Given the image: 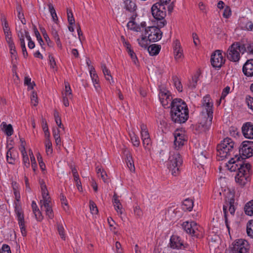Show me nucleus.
Returning a JSON list of instances; mask_svg holds the SVG:
<instances>
[{
	"label": "nucleus",
	"instance_id": "nucleus-45",
	"mask_svg": "<svg viewBox=\"0 0 253 253\" xmlns=\"http://www.w3.org/2000/svg\"><path fill=\"white\" fill-rule=\"evenodd\" d=\"M227 206H223V212H224L225 223L227 228L228 229V232L230 234V227H229V225L228 224V218H227Z\"/></svg>",
	"mask_w": 253,
	"mask_h": 253
},
{
	"label": "nucleus",
	"instance_id": "nucleus-39",
	"mask_svg": "<svg viewBox=\"0 0 253 253\" xmlns=\"http://www.w3.org/2000/svg\"><path fill=\"white\" fill-rule=\"evenodd\" d=\"M127 27L128 29L136 31L139 32L140 31L141 28L137 26L134 21H130L127 24Z\"/></svg>",
	"mask_w": 253,
	"mask_h": 253
},
{
	"label": "nucleus",
	"instance_id": "nucleus-57",
	"mask_svg": "<svg viewBox=\"0 0 253 253\" xmlns=\"http://www.w3.org/2000/svg\"><path fill=\"white\" fill-rule=\"evenodd\" d=\"M230 88L229 86H227L226 87H225L222 92L221 97H220V100L223 99L225 98L226 96L229 93L230 91Z\"/></svg>",
	"mask_w": 253,
	"mask_h": 253
},
{
	"label": "nucleus",
	"instance_id": "nucleus-3",
	"mask_svg": "<svg viewBox=\"0 0 253 253\" xmlns=\"http://www.w3.org/2000/svg\"><path fill=\"white\" fill-rule=\"evenodd\" d=\"M202 111L201 117L202 120L198 125L201 131H208L212 124L213 119V103L209 95H207L202 100Z\"/></svg>",
	"mask_w": 253,
	"mask_h": 253
},
{
	"label": "nucleus",
	"instance_id": "nucleus-10",
	"mask_svg": "<svg viewBox=\"0 0 253 253\" xmlns=\"http://www.w3.org/2000/svg\"><path fill=\"white\" fill-rule=\"evenodd\" d=\"M241 53V46L239 42H235L228 48L227 51V58L233 62H237L239 60Z\"/></svg>",
	"mask_w": 253,
	"mask_h": 253
},
{
	"label": "nucleus",
	"instance_id": "nucleus-55",
	"mask_svg": "<svg viewBox=\"0 0 253 253\" xmlns=\"http://www.w3.org/2000/svg\"><path fill=\"white\" fill-rule=\"evenodd\" d=\"M127 52L130 56L131 58L132 59L134 63L136 64V61H137V58L133 50L131 48H129L127 50Z\"/></svg>",
	"mask_w": 253,
	"mask_h": 253
},
{
	"label": "nucleus",
	"instance_id": "nucleus-63",
	"mask_svg": "<svg viewBox=\"0 0 253 253\" xmlns=\"http://www.w3.org/2000/svg\"><path fill=\"white\" fill-rule=\"evenodd\" d=\"M43 130L44 131L45 136L48 138L49 137V132L48 131V126L46 123H45L44 125L43 126Z\"/></svg>",
	"mask_w": 253,
	"mask_h": 253
},
{
	"label": "nucleus",
	"instance_id": "nucleus-56",
	"mask_svg": "<svg viewBox=\"0 0 253 253\" xmlns=\"http://www.w3.org/2000/svg\"><path fill=\"white\" fill-rule=\"evenodd\" d=\"M246 100L248 107L253 111V97L247 96Z\"/></svg>",
	"mask_w": 253,
	"mask_h": 253
},
{
	"label": "nucleus",
	"instance_id": "nucleus-15",
	"mask_svg": "<svg viewBox=\"0 0 253 253\" xmlns=\"http://www.w3.org/2000/svg\"><path fill=\"white\" fill-rule=\"evenodd\" d=\"M241 46V53L244 54L247 52L253 55V42L243 40L239 42Z\"/></svg>",
	"mask_w": 253,
	"mask_h": 253
},
{
	"label": "nucleus",
	"instance_id": "nucleus-14",
	"mask_svg": "<svg viewBox=\"0 0 253 253\" xmlns=\"http://www.w3.org/2000/svg\"><path fill=\"white\" fill-rule=\"evenodd\" d=\"M234 154V148H220L217 146V156L218 161H222Z\"/></svg>",
	"mask_w": 253,
	"mask_h": 253
},
{
	"label": "nucleus",
	"instance_id": "nucleus-43",
	"mask_svg": "<svg viewBox=\"0 0 253 253\" xmlns=\"http://www.w3.org/2000/svg\"><path fill=\"white\" fill-rule=\"evenodd\" d=\"M57 230L61 238L65 240V236L64 235V228L63 224L57 223Z\"/></svg>",
	"mask_w": 253,
	"mask_h": 253
},
{
	"label": "nucleus",
	"instance_id": "nucleus-54",
	"mask_svg": "<svg viewBox=\"0 0 253 253\" xmlns=\"http://www.w3.org/2000/svg\"><path fill=\"white\" fill-rule=\"evenodd\" d=\"M48 58L50 67L52 69H55V70H57L56 64L53 56L52 55L49 54L48 56Z\"/></svg>",
	"mask_w": 253,
	"mask_h": 253
},
{
	"label": "nucleus",
	"instance_id": "nucleus-50",
	"mask_svg": "<svg viewBox=\"0 0 253 253\" xmlns=\"http://www.w3.org/2000/svg\"><path fill=\"white\" fill-rule=\"evenodd\" d=\"M101 69L102 70L104 76H109L111 78V80H113L112 77L111 75L110 71L107 68L105 64H101ZM112 82L113 83L114 81H112Z\"/></svg>",
	"mask_w": 253,
	"mask_h": 253
},
{
	"label": "nucleus",
	"instance_id": "nucleus-4",
	"mask_svg": "<svg viewBox=\"0 0 253 253\" xmlns=\"http://www.w3.org/2000/svg\"><path fill=\"white\" fill-rule=\"evenodd\" d=\"M182 164V159L179 153L176 150L170 151L167 165L173 175L176 176L178 174Z\"/></svg>",
	"mask_w": 253,
	"mask_h": 253
},
{
	"label": "nucleus",
	"instance_id": "nucleus-12",
	"mask_svg": "<svg viewBox=\"0 0 253 253\" xmlns=\"http://www.w3.org/2000/svg\"><path fill=\"white\" fill-rule=\"evenodd\" d=\"M15 212L16 214L18 224L20 228L21 232L23 236H26L27 231L25 226L24 216L23 211L19 206H15Z\"/></svg>",
	"mask_w": 253,
	"mask_h": 253
},
{
	"label": "nucleus",
	"instance_id": "nucleus-61",
	"mask_svg": "<svg viewBox=\"0 0 253 253\" xmlns=\"http://www.w3.org/2000/svg\"><path fill=\"white\" fill-rule=\"evenodd\" d=\"M4 35L7 42H9L13 41L12 39V35L10 31L4 32Z\"/></svg>",
	"mask_w": 253,
	"mask_h": 253
},
{
	"label": "nucleus",
	"instance_id": "nucleus-20",
	"mask_svg": "<svg viewBox=\"0 0 253 253\" xmlns=\"http://www.w3.org/2000/svg\"><path fill=\"white\" fill-rule=\"evenodd\" d=\"M170 246L173 249H181V247L183 246V243L181 241L179 237L172 236L170 240Z\"/></svg>",
	"mask_w": 253,
	"mask_h": 253
},
{
	"label": "nucleus",
	"instance_id": "nucleus-26",
	"mask_svg": "<svg viewBox=\"0 0 253 253\" xmlns=\"http://www.w3.org/2000/svg\"><path fill=\"white\" fill-rule=\"evenodd\" d=\"M41 188L42 190V198L44 201H49L48 192L47 191L46 185L44 181H42L40 182Z\"/></svg>",
	"mask_w": 253,
	"mask_h": 253
},
{
	"label": "nucleus",
	"instance_id": "nucleus-17",
	"mask_svg": "<svg viewBox=\"0 0 253 253\" xmlns=\"http://www.w3.org/2000/svg\"><path fill=\"white\" fill-rule=\"evenodd\" d=\"M174 148L175 150L177 151L179 148L184 145V142L185 141L184 135L183 133H179L178 131H175L174 133Z\"/></svg>",
	"mask_w": 253,
	"mask_h": 253
},
{
	"label": "nucleus",
	"instance_id": "nucleus-24",
	"mask_svg": "<svg viewBox=\"0 0 253 253\" xmlns=\"http://www.w3.org/2000/svg\"><path fill=\"white\" fill-rule=\"evenodd\" d=\"M161 48V46L157 44H153L148 47V51L152 55H156L159 54Z\"/></svg>",
	"mask_w": 253,
	"mask_h": 253
},
{
	"label": "nucleus",
	"instance_id": "nucleus-51",
	"mask_svg": "<svg viewBox=\"0 0 253 253\" xmlns=\"http://www.w3.org/2000/svg\"><path fill=\"white\" fill-rule=\"evenodd\" d=\"M138 41V43L140 46L142 47L147 48L148 46V41L146 39V37H142L141 39L140 40L139 39L137 40Z\"/></svg>",
	"mask_w": 253,
	"mask_h": 253
},
{
	"label": "nucleus",
	"instance_id": "nucleus-58",
	"mask_svg": "<svg viewBox=\"0 0 253 253\" xmlns=\"http://www.w3.org/2000/svg\"><path fill=\"white\" fill-rule=\"evenodd\" d=\"M0 253H11L10 247L6 244H3L1 249Z\"/></svg>",
	"mask_w": 253,
	"mask_h": 253
},
{
	"label": "nucleus",
	"instance_id": "nucleus-64",
	"mask_svg": "<svg viewBox=\"0 0 253 253\" xmlns=\"http://www.w3.org/2000/svg\"><path fill=\"white\" fill-rule=\"evenodd\" d=\"M143 144L144 147L146 148L149 145L151 142V140L150 138H144L142 139Z\"/></svg>",
	"mask_w": 253,
	"mask_h": 253
},
{
	"label": "nucleus",
	"instance_id": "nucleus-35",
	"mask_svg": "<svg viewBox=\"0 0 253 253\" xmlns=\"http://www.w3.org/2000/svg\"><path fill=\"white\" fill-rule=\"evenodd\" d=\"M172 81L177 90L181 92L182 91V86L179 78L177 76H174L172 77Z\"/></svg>",
	"mask_w": 253,
	"mask_h": 253
},
{
	"label": "nucleus",
	"instance_id": "nucleus-8",
	"mask_svg": "<svg viewBox=\"0 0 253 253\" xmlns=\"http://www.w3.org/2000/svg\"><path fill=\"white\" fill-rule=\"evenodd\" d=\"M238 151L241 157L243 159L249 158L253 156V141H244L238 148Z\"/></svg>",
	"mask_w": 253,
	"mask_h": 253
},
{
	"label": "nucleus",
	"instance_id": "nucleus-38",
	"mask_svg": "<svg viewBox=\"0 0 253 253\" xmlns=\"http://www.w3.org/2000/svg\"><path fill=\"white\" fill-rule=\"evenodd\" d=\"M48 6L49 11L50 13V14L53 20L54 21L56 22L58 20V18H57V14H56L55 10L54 8L53 5L51 3H49V4H48Z\"/></svg>",
	"mask_w": 253,
	"mask_h": 253
},
{
	"label": "nucleus",
	"instance_id": "nucleus-52",
	"mask_svg": "<svg viewBox=\"0 0 253 253\" xmlns=\"http://www.w3.org/2000/svg\"><path fill=\"white\" fill-rule=\"evenodd\" d=\"M33 29H34L35 35L37 39V40L39 41V42L40 43L41 45L42 46V43L43 42V41L40 35V33L38 31V29H37V28L35 26H34Z\"/></svg>",
	"mask_w": 253,
	"mask_h": 253
},
{
	"label": "nucleus",
	"instance_id": "nucleus-16",
	"mask_svg": "<svg viewBox=\"0 0 253 253\" xmlns=\"http://www.w3.org/2000/svg\"><path fill=\"white\" fill-rule=\"evenodd\" d=\"M242 131L244 136L248 139H253V124L247 122L243 124Z\"/></svg>",
	"mask_w": 253,
	"mask_h": 253
},
{
	"label": "nucleus",
	"instance_id": "nucleus-30",
	"mask_svg": "<svg viewBox=\"0 0 253 253\" xmlns=\"http://www.w3.org/2000/svg\"><path fill=\"white\" fill-rule=\"evenodd\" d=\"M125 7L126 10L130 12L135 10L136 5L134 1L131 0H126L125 1Z\"/></svg>",
	"mask_w": 253,
	"mask_h": 253
},
{
	"label": "nucleus",
	"instance_id": "nucleus-23",
	"mask_svg": "<svg viewBox=\"0 0 253 253\" xmlns=\"http://www.w3.org/2000/svg\"><path fill=\"white\" fill-rule=\"evenodd\" d=\"M217 146L220 148H234V142L233 141L231 138L227 137L225 138L220 144H218Z\"/></svg>",
	"mask_w": 253,
	"mask_h": 253
},
{
	"label": "nucleus",
	"instance_id": "nucleus-47",
	"mask_svg": "<svg viewBox=\"0 0 253 253\" xmlns=\"http://www.w3.org/2000/svg\"><path fill=\"white\" fill-rule=\"evenodd\" d=\"M67 17L69 24L73 25L75 23V19L71 9H67Z\"/></svg>",
	"mask_w": 253,
	"mask_h": 253
},
{
	"label": "nucleus",
	"instance_id": "nucleus-46",
	"mask_svg": "<svg viewBox=\"0 0 253 253\" xmlns=\"http://www.w3.org/2000/svg\"><path fill=\"white\" fill-rule=\"evenodd\" d=\"M89 208L92 214H97L98 212L96 205L92 201H89Z\"/></svg>",
	"mask_w": 253,
	"mask_h": 253
},
{
	"label": "nucleus",
	"instance_id": "nucleus-7",
	"mask_svg": "<svg viewBox=\"0 0 253 253\" xmlns=\"http://www.w3.org/2000/svg\"><path fill=\"white\" fill-rule=\"evenodd\" d=\"M182 228L189 235L198 238L201 235V228L195 221H185L182 224Z\"/></svg>",
	"mask_w": 253,
	"mask_h": 253
},
{
	"label": "nucleus",
	"instance_id": "nucleus-19",
	"mask_svg": "<svg viewBox=\"0 0 253 253\" xmlns=\"http://www.w3.org/2000/svg\"><path fill=\"white\" fill-rule=\"evenodd\" d=\"M124 154L126 156V162L130 171H135V167L132 155L130 152L126 149L124 150Z\"/></svg>",
	"mask_w": 253,
	"mask_h": 253
},
{
	"label": "nucleus",
	"instance_id": "nucleus-44",
	"mask_svg": "<svg viewBox=\"0 0 253 253\" xmlns=\"http://www.w3.org/2000/svg\"><path fill=\"white\" fill-rule=\"evenodd\" d=\"M46 152L47 155L50 154L52 152V143L49 138H47L45 141Z\"/></svg>",
	"mask_w": 253,
	"mask_h": 253
},
{
	"label": "nucleus",
	"instance_id": "nucleus-37",
	"mask_svg": "<svg viewBox=\"0 0 253 253\" xmlns=\"http://www.w3.org/2000/svg\"><path fill=\"white\" fill-rule=\"evenodd\" d=\"M247 232L248 235L253 239V220H251L248 222Z\"/></svg>",
	"mask_w": 253,
	"mask_h": 253
},
{
	"label": "nucleus",
	"instance_id": "nucleus-25",
	"mask_svg": "<svg viewBox=\"0 0 253 253\" xmlns=\"http://www.w3.org/2000/svg\"><path fill=\"white\" fill-rule=\"evenodd\" d=\"M113 204L115 208V210H116L117 212L120 214L122 213V205L120 203V200L118 199V197L117 196V194L116 193L114 194L113 196Z\"/></svg>",
	"mask_w": 253,
	"mask_h": 253
},
{
	"label": "nucleus",
	"instance_id": "nucleus-49",
	"mask_svg": "<svg viewBox=\"0 0 253 253\" xmlns=\"http://www.w3.org/2000/svg\"><path fill=\"white\" fill-rule=\"evenodd\" d=\"M12 148L8 149L6 153V159L8 163L13 164L14 163L15 160L12 156Z\"/></svg>",
	"mask_w": 253,
	"mask_h": 253
},
{
	"label": "nucleus",
	"instance_id": "nucleus-62",
	"mask_svg": "<svg viewBox=\"0 0 253 253\" xmlns=\"http://www.w3.org/2000/svg\"><path fill=\"white\" fill-rule=\"evenodd\" d=\"M74 180L75 182L76 183V186L77 187L79 191H81L82 190V187L81 185V182L79 179V176H77V178L74 177Z\"/></svg>",
	"mask_w": 253,
	"mask_h": 253
},
{
	"label": "nucleus",
	"instance_id": "nucleus-33",
	"mask_svg": "<svg viewBox=\"0 0 253 253\" xmlns=\"http://www.w3.org/2000/svg\"><path fill=\"white\" fill-rule=\"evenodd\" d=\"M207 153L206 151H201L199 154H198L197 160L200 165H203L207 159Z\"/></svg>",
	"mask_w": 253,
	"mask_h": 253
},
{
	"label": "nucleus",
	"instance_id": "nucleus-13",
	"mask_svg": "<svg viewBox=\"0 0 253 253\" xmlns=\"http://www.w3.org/2000/svg\"><path fill=\"white\" fill-rule=\"evenodd\" d=\"M159 99L165 108H170V103L172 101V98L170 94L169 91L165 90L162 91L161 90L159 94Z\"/></svg>",
	"mask_w": 253,
	"mask_h": 253
},
{
	"label": "nucleus",
	"instance_id": "nucleus-29",
	"mask_svg": "<svg viewBox=\"0 0 253 253\" xmlns=\"http://www.w3.org/2000/svg\"><path fill=\"white\" fill-rule=\"evenodd\" d=\"M1 126H2V129L7 136H11L13 134V130L11 125H7L6 123L2 122Z\"/></svg>",
	"mask_w": 253,
	"mask_h": 253
},
{
	"label": "nucleus",
	"instance_id": "nucleus-36",
	"mask_svg": "<svg viewBox=\"0 0 253 253\" xmlns=\"http://www.w3.org/2000/svg\"><path fill=\"white\" fill-rule=\"evenodd\" d=\"M91 80L93 84L99 83V80L97 75L95 73V69L93 66L90 67V72H89Z\"/></svg>",
	"mask_w": 253,
	"mask_h": 253
},
{
	"label": "nucleus",
	"instance_id": "nucleus-41",
	"mask_svg": "<svg viewBox=\"0 0 253 253\" xmlns=\"http://www.w3.org/2000/svg\"><path fill=\"white\" fill-rule=\"evenodd\" d=\"M199 79V76L198 75H195L192 77V82H190L188 87L190 88L191 89H193L196 88L197 82Z\"/></svg>",
	"mask_w": 253,
	"mask_h": 253
},
{
	"label": "nucleus",
	"instance_id": "nucleus-32",
	"mask_svg": "<svg viewBox=\"0 0 253 253\" xmlns=\"http://www.w3.org/2000/svg\"><path fill=\"white\" fill-rule=\"evenodd\" d=\"M21 153L23 156V162L24 165L26 168H29L30 166L29 159L27 154V152L25 150V147L23 146V149L21 150Z\"/></svg>",
	"mask_w": 253,
	"mask_h": 253
},
{
	"label": "nucleus",
	"instance_id": "nucleus-42",
	"mask_svg": "<svg viewBox=\"0 0 253 253\" xmlns=\"http://www.w3.org/2000/svg\"><path fill=\"white\" fill-rule=\"evenodd\" d=\"M53 136L55 140L56 145H60L61 142L60 137L59 135V130L58 129L53 130Z\"/></svg>",
	"mask_w": 253,
	"mask_h": 253
},
{
	"label": "nucleus",
	"instance_id": "nucleus-1",
	"mask_svg": "<svg viewBox=\"0 0 253 253\" xmlns=\"http://www.w3.org/2000/svg\"><path fill=\"white\" fill-rule=\"evenodd\" d=\"M234 156L235 158L230 159L226 164V167L231 171H237L235 181L240 186L243 187L250 180L251 165L241 160L237 154Z\"/></svg>",
	"mask_w": 253,
	"mask_h": 253
},
{
	"label": "nucleus",
	"instance_id": "nucleus-18",
	"mask_svg": "<svg viewBox=\"0 0 253 253\" xmlns=\"http://www.w3.org/2000/svg\"><path fill=\"white\" fill-rule=\"evenodd\" d=\"M243 72L247 77L253 76V59L247 60L244 64Z\"/></svg>",
	"mask_w": 253,
	"mask_h": 253
},
{
	"label": "nucleus",
	"instance_id": "nucleus-27",
	"mask_svg": "<svg viewBox=\"0 0 253 253\" xmlns=\"http://www.w3.org/2000/svg\"><path fill=\"white\" fill-rule=\"evenodd\" d=\"M244 211L247 215H253V200L246 204L244 207Z\"/></svg>",
	"mask_w": 253,
	"mask_h": 253
},
{
	"label": "nucleus",
	"instance_id": "nucleus-2",
	"mask_svg": "<svg viewBox=\"0 0 253 253\" xmlns=\"http://www.w3.org/2000/svg\"><path fill=\"white\" fill-rule=\"evenodd\" d=\"M170 118L175 123H185L189 118V110L185 101L181 98L172 99L170 103Z\"/></svg>",
	"mask_w": 253,
	"mask_h": 253
},
{
	"label": "nucleus",
	"instance_id": "nucleus-31",
	"mask_svg": "<svg viewBox=\"0 0 253 253\" xmlns=\"http://www.w3.org/2000/svg\"><path fill=\"white\" fill-rule=\"evenodd\" d=\"M97 173L98 177H100L105 183H108L109 181L107 179V175L104 169L98 167H96Z\"/></svg>",
	"mask_w": 253,
	"mask_h": 253
},
{
	"label": "nucleus",
	"instance_id": "nucleus-34",
	"mask_svg": "<svg viewBox=\"0 0 253 253\" xmlns=\"http://www.w3.org/2000/svg\"><path fill=\"white\" fill-rule=\"evenodd\" d=\"M240 26L242 29L252 31L253 29V23L249 21L242 22L240 24Z\"/></svg>",
	"mask_w": 253,
	"mask_h": 253
},
{
	"label": "nucleus",
	"instance_id": "nucleus-59",
	"mask_svg": "<svg viewBox=\"0 0 253 253\" xmlns=\"http://www.w3.org/2000/svg\"><path fill=\"white\" fill-rule=\"evenodd\" d=\"M31 102L33 103L35 106H37L38 104V97L37 94L36 92H33L32 95L31 96Z\"/></svg>",
	"mask_w": 253,
	"mask_h": 253
},
{
	"label": "nucleus",
	"instance_id": "nucleus-9",
	"mask_svg": "<svg viewBox=\"0 0 253 253\" xmlns=\"http://www.w3.org/2000/svg\"><path fill=\"white\" fill-rule=\"evenodd\" d=\"M161 28L158 25L145 28V34L148 35V39L150 42H154L161 39L163 33L160 30Z\"/></svg>",
	"mask_w": 253,
	"mask_h": 253
},
{
	"label": "nucleus",
	"instance_id": "nucleus-5",
	"mask_svg": "<svg viewBox=\"0 0 253 253\" xmlns=\"http://www.w3.org/2000/svg\"><path fill=\"white\" fill-rule=\"evenodd\" d=\"M151 13L154 19L157 21L159 27L163 28L167 24V21L165 19L166 16L165 6L159 3H156L151 7Z\"/></svg>",
	"mask_w": 253,
	"mask_h": 253
},
{
	"label": "nucleus",
	"instance_id": "nucleus-6",
	"mask_svg": "<svg viewBox=\"0 0 253 253\" xmlns=\"http://www.w3.org/2000/svg\"><path fill=\"white\" fill-rule=\"evenodd\" d=\"M229 248V253H248L250 246L248 242L242 239L236 240Z\"/></svg>",
	"mask_w": 253,
	"mask_h": 253
},
{
	"label": "nucleus",
	"instance_id": "nucleus-11",
	"mask_svg": "<svg viewBox=\"0 0 253 253\" xmlns=\"http://www.w3.org/2000/svg\"><path fill=\"white\" fill-rule=\"evenodd\" d=\"M221 52L222 51L220 50H216L212 53L211 62L213 67L220 68L224 64L225 60L223 59Z\"/></svg>",
	"mask_w": 253,
	"mask_h": 253
},
{
	"label": "nucleus",
	"instance_id": "nucleus-40",
	"mask_svg": "<svg viewBox=\"0 0 253 253\" xmlns=\"http://www.w3.org/2000/svg\"><path fill=\"white\" fill-rule=\"evenodd\" d=\"M41 31L43 35V37L44 39H45L46 42H47L48 45L49 46H52V42L50 41L49 38L48 37V36L47 34L46 33V30L44 28L41 27L40 28Z\"/></svg>",
	"mask_w": 253,
	"mask_h": 253
},
{
	"label": "nucleus",
	"instance_id": "nucleus-28",
	"mask_svg": "<svg viewBox=\"0 0 253 253\" xmlns=\"http://www.w3.org/2000/svg\"><path fill=\"white\" fill-rule=\"evenodd\" d=\"M193 207V202L189 199H185L182 204V208L184 211H191Z\"/></svg>",
	"mask_w": 253,
	"mask_h": 253
},
{
	"label": "nucleus",
	"instance_id": "nucleus-48",
	"mask_svg": "<svg viewBox=\"0 0 253 253\" xmlns=\"http://www.w3.org/2000/svg\"><path fill=\"white\" fill-rule=\"evenodd\" d=\"M130 138L132 143L134 146L138 147L140 144L139 138L135 134H130Z\"/></svg>",
	"mask_w": 253,
	"mask_h": 253
},
{
	"label": "nucleus",
	"instance_id": "nucleus-22",
	"mask_svg": "<svg viewBox=\"0 0 253 253\" xmlns=\"http://www.w3.org/2000/svg\"><path fill=\"white\" fill-rule=\"evenodd\" d=\"M174 54L176 59L180 58L182 55V50L181 48L180 42L178 40L174 42L173 46Z\"/></svg>",
	"mask_w": 253,
	"mask_h": 253
},
{
	"label": "nucleus",
	"instance_id": "nucleus-53",
	"mask_svg": "<svg viewBox=\"0 0 253 253\" xmlns=\"http://www.w3.org/2000/svg\"><path fill=\"white\" fill-rule=\"evenodd\" d=\"M65 96H68L70 97V96L72 95V90L68 82H65Z\"/></svg>",
	"mask_w": 253,
	"mask_h": 253
},
{
	"label": "nucleus",
	"instance_id": "nucleus-60",
	"mask_svg": "<svg viewBox=\"0 0 253 253\" xmlns=\"http://www.w3.org/2000/svg\"><path fill=\"white\" fill-rule=\"evenodd\" d=\"M34 213L35 214L36 219L38 220L41 221L43 217L42 215V213L39 209H37L36 211H34Z\"/></svg>",
	"mask_w": 253,
	"mask_h": 253
},
{
	"label": "nucleus",
	"instance_id": "nucleus-21",
	"mask_svg": "<svg viewBox=\"0 0 253 253\" xmlns=\"http://www.w3.org/2000/svg\"><path fill=\"white\" fill-rule=\"evenodd\" d=\"M49 201H44L43 204L41 206L42 209H44L45 211L46 215L50 219H52L54 215L53 211L49 205Z\"/></svg>",
	"mask_w": 253,
	"mask_h": 253
}]
</instances>
